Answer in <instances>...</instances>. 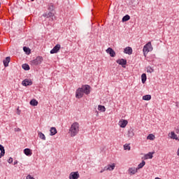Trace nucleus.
<instances>
[{
	"label": "nucleus",
	"instance_id": "f257e3e1",
	"mask_svg": "<svg viewBox=\"0 0 179 179\" xmlns=\"http://www.w3.org/2000/svg\"><path fill=\"white\" fill-rule=\"evenodd\" d=\"M79 129H80L79 123L77 122H75L71 124L69 130V134L72 138H73V136H76L77 134H79Z\"/></svg>",
	"mask_w": 179,
	"mask_h": 179
},
{
	"label": "nucleus",
	"instance_id": "f03ea898",
	"mask_svg": "<svg viewBox=\"0 0 179 179\" xmlns=\"http://www.w3.org/2000/svg\"><path fill=\"white\" fill-rule=\"evenodd\" d=\"M150 51H153V47L152 46V42H148L147 44L144 45L143 49V52L145 57H146V55L148 52H150Z\"/></svg>",
	"mask_w": 179,
	"mask_h": 179
},
{
	"label": "nucleus",
	"instance_id": "7ed1b4c3",
	"mask_svg": "<svg viewBox=\"0 0 179 179\" xmlns=\"http://www.w3.org/2000/svg\"><path fill=\"white\" fill-rule=\"evenodd\" d=\"M43 57L38 56L36 59L31 61V65H34L35 66H37V65H40L41 62H43Z\"/></svg>",
	"mask_w": 179,
	"mask_h": 179
},
{
	"label": "nucleus",
	"instance_id": "20e7f679",
	"mask_svg": "<svg viewBox=\"0 0 179 179\" xmlns=\"http://www.w3.org/2000/svg\"><path fill=\"white\" fill-rule=\"evenodd\" d=\"M80 88L83 91V93H84V94H86L87 96L90 94V87L89 85H83Z\"/></svg>",
	"mask_w": 179,
	"mask_h": 179
},
{
	"label": "nucleus",
	"instance_id": "39448f33",
	"mask_svg": "<svg viewBox=\"0 0 179 179\" xmlns=\"http://www.w3.org/2000/svg\"><path fill=\"white\" fill-rule=\"evenodd\" d=\"M127 173L129 176H135V173H138V169L135 167H130L128 169Z\"/></svg>",
	"mask_w": 179,
	"mask_h": 179
},
{
	"label": "nucleus",
	"instance_id": "423d86ee",
	"mask_svg": "<svg viewBox=\"0 0 179 179\" xmlns=\"http://www.w3.org/2000/svg\"><path fill=\"white\" fill-rule=\"evenodd\" d=\"M84 94H85L83 93V91H82V90L80 88H78V90H76V99H82V97H83Z\"/></svg>",
	"mask_w": 179,
	"mask_h": 179
},
{
	"label": "nucleus",
	"instance_id": "0eeeda50",
	"mask_svg": "<svg viewBox=\"0 0 179 179\" xmlns=\"http://www.w3.org/2000/svg\"><path fill=\"white\" fill-rule=\"evenodd\" d=\"M79 177H80V175H79V172H71L69 174V179H78Z\"/></svg>",
	"mask_w": 179,
	"mask_h": 179
},
{
	"label": "nucleus",
	"instance_id": "6e6552de",
	"mask_svg": "<svg viewBox=\"0 0 179 179\" xmlns=\"http://www.w3.org/2000/svg\"><path fill=\"white\" fill-rule=\"evenodd\" d=\"M118 125L120 128H125L128 125V120L122 119L119 121Z\"/></svg>",
	"mask_w": 179,
	"mask_h": 179
},
{
	"label": "nucleus",
	"instance_id": "1a4fd4ad",
	"mask_svg": "<svg viewBox=\"0 0 179 179\" xmlns=\"http://www.w3.org/2000/svg\"><path fill=\"white\" fill-rule=\"evenodd\" d=\"M135 136V130L134 129H130L127 131L128 139H132Z\"/></svg>",
	"mask_w": 179,
	"mask_h": 179
},
{
	"label": "nucleus",
	"instance_id": "9d476101",
	"mask_svg": "<svg viewBox=\"0 0 179 179\" xmlns=\"http://www.w3.org/2000/svg\"><path fill=\"white\" fill-rule=\"evenodd\" d=\"M59 50H61V45L57 44L50 50V54H57Z\"/></svg>",
	"mask_w": 179,
	"mask_h": 179
},
{
	"label": "nucleus",
	"instance_id": "9b49d317",
	"mask_svg": "<svg viewBox=\"0 0 179 179\" xmlns=\"http://www.w3.org/2000/svg\"><path fill=\"white\" fill-rule=\"evenodd\" d=\"M22 86H31L33 82L30 79H25L22 82Z\"/></svg>",
	"mask_w": 179,
	"mask_h": 179
},
{
	"label": "nucleus",
	"instance_id": "f8f14e48",
	"mask_svg": "<svg viewBox=\"0 0 179 179\" xmlns=\"http://www.w3.org/2000/svg\"><path fill=\"white\" fill-rule=\"evenodd\" d=\"M117 64H119V65H122L123 68H125V65H127V59H119L116 61Z\"/></svg>",
	"mask_w": 179,
	"mask_h": 179
},
{
	"label": "nucleus",
	"instance_id": "ddd939ff",
	"mask_svg": "<svg viewBox=\"0 0 179 179\" xmlns=\"http://www.w3.org/2000/svg\"><path fill=\"white\" fill-rule=\"evenodd\" d=\"M115 169V164H112L111 165H108L106 166H105V170H106V171H113V170H114Z\"/></svg>",
	"mask_w": 179,
	"mask_h": 179
},
{
	"label": "nucleus",
	"instance_id": "4468645a",
	"mask_svg": "<svg viewBox=\"0 0 179 179\" xmlns=\"http://www.w3.org/2000/svg\"><path fill=\"white\" fill-rule=\"evenodd\" d=\"M168 136H169L171 139H176V141H178L179 139L177 136V134H176L174 131H171V133H169Z\"/></svg>",
	"mask_w": 179,
	"mask_h": 179
},
{
	"label": "nucleus",
	"instance_id": "2eb2a0df",
	"mask_svg": "<svg viewBox=\"0 0 179 179\" xmlns=\"http://www.w3.org/2000/svg\"><path fill=\"white\" fill-rule=\"evenodd\" d=\"M106 52L107 54H109L111 57H115V51H114V50H113V48H108L106 50Z\"/></svg>",
	"mask_w": 179,
	"mask_h": 179
},
{
	"label": "nucleus",
	"instance_id": "dca6fc26",
	"mask_svg": "<svg viewBox=\"0 0 179 179\" xmlns=\"http://www.w3.org/2000/svg\"><path fill=\"white\" fill-rule=\"evenodd\" d=\"M124 54H128L129 55H131L132 54V48L131 47H127L124 50Z\"/></svg>",
	"mask_w": 179,
	"mask_h": 179
},
{
	"label": "nucleus",
	"instance_id": "f3484780",
	"mask_svg": "<svg viewBox=\"0 0 179 179\" xmlns=\"http://www.w3.org/2000/svg\"><path fill=\"white\" fill-rule=\"evenodd\" d=\"M24 153L26 156H31V155H33V152L30 148H25L24 150Z\"/></svg>",
	"mask_w": 179,
	"mask_h": 179
},
{
	"label": "nucleus",
	"instance_id": "a211bd4d",
	"mask_svg": "<svg viewBox=\"0 0 179 179\" xmlns=\"http://www.w3.org/2000/svg\"><path fill=\"white\" fill-rule=\"evenodd\" d=\"M3 62L5 67L9 66V63L10 62V57H7Z\"/></svg>",
	"mask_w": 179,
	"mask_h": 179
},
{
	"label": "nucleus",
	"instance_id": "6ab92c4d",
	"mask_svg": "<svg viewBox=\"0 0 179 179\" xmlns=\"http://www.w3.org/2000/svg\"><path fill=\"white\" fill-rule=\"evenodd\" d=\"M50 136H54L57 134V129L55 127H51L50 129Z\"/></svg>",
	"mask_w": 179,
	"mask_h": 179
},
{
	"label": "nucleus",
	"instance_id": "aec40b11",
	"mask_svg": "<svg viewBox=\"0 0 179 179\" xmlns=\"http://www.w3.org/2000/svg\"><path fill=\"white\" fill-rule=\"evenodd\" d=\"M43 16L44 17H47V18H48V17H52V16H54V14H53L52 13H51V12H48V13H44V14L43 15Z\"/></svg>",
	"mask_w": 179,
	"mask_h": 179
},
{
	"label": "nucleus",
	"instance_id": "412c9836",
	"mask_svg": "<svg viewBox=\"0 0 179 179\" xmlns=\"http://www.w3.org/2000/svg\"><path fill=\"white\" fill-rule=\"evenodd\" d=\"M147 139L149 141H155L156 139V136L153 134H150L147 136Z\"/></svg>",
	"mask_w": 179,
	"mask_h": 179
},
{
	"label": "nucleus",
	"instance_id": "4be33fe9",
	"mask_svg": "<svg viewBox=\"0 0 179 179\" xmlns=\"http://www.w3.org/2000/svg\"><path fill=\"white\" fill-rule=\"evenodd\" d=\"M29 104H31V106H38V101H37L36 99H32L30 101Z\"/></svg>",
	"mask_w": 179,
	"mask_h": 179
},
{
	"label": "nucleus",
	"instance_id": "5701e85b",
	"mask_svg": "<svg viewBox=\"0 0 179 179\" xmlns=\"http://www.w3.org/2000/svg\"><path fill=\"white\" fill-rule=\"evenodd\" d=\"M148 159H153V154L152 152H149L145 155V159L148 160Z\"/></svg>",
	"mask_w": 179,
	"mask_h": 179
},
{
	"label": "nucleus",
	"instance_id": "b1692460",
	"mask_svg": "<svg viewBox=\"0 0 179 179\" xmlns=\"http://www.w3.org/2000/svg\"><path fill=\"white\" fill-rule=\"evenodd\" d=\"M38 136H39L40 139H42V141H45V135H44V134H43V132L39 131Z\"/></svg>",
	"mask_w": 179,
	"mask_h": 179
},
{
	"label": "nucleus",
	"instance_id": "393cba45",
	"mask_svg": "<svg viewBox=\"0 0 179 179\" xmlns=\"http://www.w3.org/2000/svg\"><path fill=\"white\" fill-rule=\"evenodd\" d=\"M22 68L24 71H29L30 70V66H29V64H22Z\"/></svg>",
	"mask_w": 179,
	"mask_h": 179
},
{
	"label": "nucleus",
	"instance_id": "a878e982",
	"mask_svg": "<svg viewBox=\"0 0 179 179\" xmlns=\"http://www.w3.org/2000/svg\"><path fill=\"white\" fill-rule=\"evenodd\" d=\"M152 99V96L150 95H145L143 96V100H145L146 101H149V100Z\"/></svg>",
	"mask_w": 179,
	"mask_h": 179
},
{
	"label": "nucleus",
	"instance_id": "bb28decb",
	"mask_svg": "<svg viewBox=\"0 0 179 179\" xmlns=\"http://www.w3.org/2000/svg\"><path fill=\"white\" fill-rule=\"evenodd\" d=\"M98 110H99V111H102L103 113H105L106 107L104 106L99 105Z\"/></svg>",
	"mask_w": 179,
	"mask_h": 179
},
{
	"label": "nucleus",
	"instance_id": "cd10ccee",
	"mask_svg": "<svg viewBox=\"0 0 179 179\" xmlns=\"http://www.w3.org/2000/svg\"><path fill=\"white\" fill-rule=\"evenodd\" d=\"M146 71H147L148 73H153V72H155V69H153V68H152L150 66H148L146 68Z\"/></svg>",
	"mask_w": 179,
	"mask_h": 179
},
{
	"label": "nucleus",
	"instance_id": "c85d7f7f",
	"mask_svg": "<svg viewBox=\"0 0 179 179\" xmlns=\"http://www.w3.org/2000/svg\"><path fill=\"white\" fill-rule=\"evenodd\" d=\"M146 79H147L146 73H143V74L141 75L142 83H145L146 82Z\"/></svg>",
	"mask_w": 179,
	"mask_h": 179
},
{
	"label": "nucleus",
	"instance_id": "c756f323",
	"mask_svg": "<svg viewBox=\"0 0 179 179\" xmlns=\"http://www.w3.org/2000/svg\"><path fill=\"white\" fill-rule=\"evenodd\" d=\"M145 164H146V162L145 161H142V162L138 165V170H139V169H142L145 166Z\"/></svg>",
	"mask_w": 179,
	"mask_h": 179
},
{
	"label": "nucleus",
	"instance_id": "7c9ffc66",
	"mask_svg": "<svg viewBox=\"0 0 179 179\" xmlns=\"http://www.w3.org/2000/svg\"><path fill=\"white\" fill-rule=\"evenodd\" d=\"M129 19H131V17L129 15H127L123 17L122 22H128V20H129Z\"/></svg>",
	"mask_w": 179,
	"mask_h": 179
},
{
	"label": "nucleus",
	"instance_id": "2f4dec72",
	"mask_svg": "<svg viewBox=\"0 0 179 179\" xmlns=\"http://www.w3.org/2000/svg\"><path fill=\"white\" fill-rule=\"evenodd\" d=\"M124 150H131V146H129V144H125L124 145Z\"/></svg>",
	"mask_w": 179,
	"mask_h": 179
},
{
	"label": "nucleus",
	"instance_id": "473e14b6",
	"mask_svg": "<svg viewBox=\"0 0 179 179\" xmlns=\"http://www.w3.org/2000/svg\"><path fill=\"white\" fill-rule=\"evenodd\" d=\"M23 50L24 51V52H27V54H30V48L27 47H24Z\"/></svg>",
	"mask_w": 179,
	"mask_h": 179
},
{
	"label": "nucleus",
	"instance_id": "72a5a7b5",
	"mask_svg": "<svg viewBox=\"0 0 179 179\" xmlns=\"http://www.w3.org/2000/svg\"><path fill=\"white\" fill-rule=\"evenodd\" d=\"M0 150H1V153H3V155H5V148L3 147L2 145H0Z\"/></svg>",
	"mask_w": 179,
	"mask_h": 179
},
{
	"label": "nucleus",
	"instance_id": "f704fd0d",
	"mask_svg": "<svg viewBox=\"0 0 179 179\" xmlns=\"http://www.w3.org/2000/svg\"><path fill=\"white\" fill-rule=\"evenodd\" d=\"M8 163H9V164H10L11 163H13V158L10 157L8 160Z\"/></svg>",
	"mask_w": 179,
	"mask_h": 179
},
{
	"label": "nucleus",
	"instance_id": "c9c22d12",
	"mask_svg": "<svg viewBox=\"0 0 179 179\" xmlns=\"http://www.w3.org/2000/svg\"><path fill=\"white\" fill-rule=\"evenodd\" d=\"M14 131L15 132H20L21 129L20 128H15V129H14Z\"/></svg>",
	"mask_w": 179,
	"mask_h": 179
},
{
	"label": "nucleus",
	"instance_id": "e433bc0d",
	"mask_svg": "<svg viewBox=\"0 0 179 179\" xmlns=\"http://www.w3.org/2000/svg\"><path fill=\"white\" fill-rule=\"evenodd\" d=\"M27 179H34V178L32 177V176H31L30 175H28V176H27Z\"/></svg>",
	"mask_w": 179,
	"mask_h": 179
},
{
	"label": "nucleus",
	"instance_id": "4c0bfd02",
	"mask_svg": "<svg viewBox=\"0 0 179 179\" xmlns=\"http://www.w3.org/2000/svg\"><path fill=\"white\" fill-rule=\"evenodd\" d=\"M104 171H107V169H106V167H104L103 169L101 170L100 173H104Z\"/></svg>",
	"mask_w": 179,
	"mask_h": 179
},
{
	"label": "nucleus",
	"instance_id": "58836bf2",
	"mask_svg": "<svg viewBox=\"0 0 179 179\" xmlns=\"http://www.w3.org/2000/svg\"><path fill=\"white\" fill-rule=\"evenodd\" d=\"M3 156H5V154H3V152H0V159Z\"/></svg>",
	"mask_w": 179,
	"mask_h": 179
},
{
	"label": "nucleus",
	"instance_id": "ea45409f",
	"mask_svg": "<svg viewBox=\"0 0 179 179\" xmlns=\"http://www.w3.org/2000/svg\"><path fill=\"white\" fill-rule=\"evenodd\" d=\"M49 9H50V10H54V6H51L50 8H49Z\"/></svg>",
	"mask_w": 179,
	"mask_h": 179
},
{
	"label": "nucleus",
	"instance_id": "a19ab883",
	"mask_svg": "<svg viewBox=\"0 0 179 179\" xmlns=\"http://www.w3.org/2000/svg\"><path fill=\"white\" fill-rule=\"evenodd\" d=\"M17 111H18V112H17V115H20V110H19V108H17Z\"/></svg>",
	"mask_w": 179,
	"mask_h": 179
},
{
	"label": "nucleus",
	"instance_id": "79ce46f5",
	"mask_svg": "<svg viewBox=\"0 0 179 179\" xmlns=\"http://www.w3.org/2000/svg\"><path fill=\"white\" fill-rule=\"evenodd\" d=\"M15 164H17V161L14 162V166H15Z\"/></svg>",
	"mask_w": 179,
	"mask_h": 179
},
{
	"label": "nucleus",
	"instance_id": "37998d69",
	"mask_svg": "<svg viewBox=\"0 0 179 179\" xmlns=\"http://www.w3.org/2000/svg\"><path fill=\"white\" fill-rule=\"evenodd\" d=\"M99 115V112L96 111V117Z\"/></svg>",
	"mask_w": 179,
	"mask_h": 179
},
{
	"label": "nucleus",
	"instance_id": "c03bdc74",
	"mask_svg": "<svg viewBox=\"0 0 179 179\" xmlns=\"http://www.w3.org/2000/svg\"><path fill=\"white\" fill-rule=\"evenodd\" d=\"M0 7H1V3H0Z\"/></svg>",
	"mask_w": 179,
	"mask_h": 179
},
{
	"label": "nucleus",
	"instance_id": "a18cd8bd",
	"mask_svg": "<svg viewBox=\"0 0 179 179\" xmlns=\"http://www.w3.org/2000/svg\"><path fill=\"white\" fill-rule=\"evenodd\" d=\"M31 1H34V0H31Z\"/></svg>",
	"mask_w": 179,
	"mask_h": 179
},
{
	"label": "nucleus",
	"instance_id": "49530a36",
	"mask_svg": "<svg viewBox=\"0 0 179 179\" xmlns=\"http://www.w3.org/2000/svg\"><path fill=\"white\" fill-rule=\"evenodd\" d=\"M178 141H179V138H178Z\"/></svg>",
	"mask_w": 179,
	"mask_h": 179
}]
</instances>
